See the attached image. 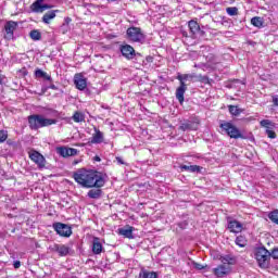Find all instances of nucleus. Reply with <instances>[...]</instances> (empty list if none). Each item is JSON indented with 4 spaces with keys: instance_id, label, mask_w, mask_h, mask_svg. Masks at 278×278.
Instances as JSON below:
<instances>
[{
    "instance_id": "c85d7f7f",
    "label": "nucleus",
    "mask_w": 278,
    "mask_h": 278,
    "mask_svg": "<svg viewBox=\"0 0 278 278\" xmlns=\"http://www.w3.org/2000/svg\"><path fill=\"white\" fill-rule=\"evenodd\" d=\"M31 40L38 41L42 39V34L38 29H34L29 33Z\"/></svg>"
},
{
    "instance_id": "20e7f679",
    "label": "nucleus",
    "mask_w": 278,
    "mask_h": 278,
    "mask_svg": "<svg viewBox=\"0 0 278 278\" xmlns=\"http://www.w3.org/2000/svg\"><path fill=\"white\" fill-rule=\"evenodd\" d=\"M255 260L258 263L260 268H268L270 262V253L266 248H257L255 250Z\"/></svg>"
},
{
    "instance_id": "2f4dec72",
    "label": "nucleus",
    "mask_w": 278,
    "mask_h": 278,
    "mask_svg": "<svg viewBox=\"0 0 278 278\" xmlns=\"http://www.w3.org/2000/svg\"><path fill=\"white\" fill-rule=\"evenodd\" d=\"M140 277H141V278H157V273L143 270V271L140 274Z\"/></svg>"
},
{
    "instance_id": "37998d69",
    "label": "nucleus",
    "mask_w": 278,
    "mask_h": 278,
    "mask_svg": "<svg viewBox=\"0 0 278 278\" xmlns=\"http://www.w3.org/2000/svg\"><path fill=\"white\" fill-rule=\"evenodd\" d=\"M13 266L14 268H21V261H15Z\"/></svg>"
},
{
    "instance_id": "58836bf2",
    "label": "nucleus",
    "mask_w": 278,
    "mask_h": 278,
    "mask_svg": "<svg viewBox=\"0 0 278 278\" xmlns=\"http://www.w3.org/2000/svg\"><path fill=\"white\" fill-rule=\"evenodd\" d=\"M239 84H242V81L240 80H232L227 88H236L237 86H239Z\"/></svg>"
},
{
    "instance_id": "1a4fd4ad",
    "label": "nucleus",
    "mask_w": 278,
    "mask_h": 278,
    "mask_svg": "<svg viewBox=\"0 0 278 278\" xmlns=\"http://www.w3.org/2000/svg\"><path fill=\"white\" fill-rule=\"evenodd\" d=\"M28 155H29L31 162H35V164H37V166H39V168H45V166L47 164V160L45 159V156L42 154H40V152H38L36 150H30L28 152Z\"/></svg>"
},
{
    "instance_id": "ea45409f",
    "label": "nucleus",
    "mask_w": 278,
    "mask_h": 278,
    "mask_svg": "<svg viewBox=\"0 0 278 278\" xmlns=\"http://www.w3.org/2000/svg\"><path fill=\"white\" fill-rule=\"evenodd\" d=\"M192 264H193V268H195L197 270H203V268H205V266L197 262H193Z\"/></svg>"
},
{
    "instance_id": "423d86ee",
    "label": "nucleus",
    "mask_w": 278,
    "mask_h": 278,
    "mask_svg": "<svg viewBox=\"0 0 278 278\" xmlns=\"http://www.w3.org/2000/svg\"><path fill=\"white\" fill-rule=\"evenodd\" d=\"M220 129L229 136V138H233L235 140H238L239 138H244L240 129L236 127L233 124L226 122L220 124Z\"/></svg>"
},
{
    "instance_id": "aec40b11",
    "label": "nucleus",
    "mask_w": 278,
    "mask_h": 278,
    "mask_svg": "<svg viewBox=\"0 0 278 278\" xmlns=\"http://www.w3.org/2000/svg\"><path fill=\"white\" fill-rule=\"evenodd\" d=\"M219 260L224 266H233V264H236V258L233 255H224L220 256Z\"/></svg>"
},
{
    "instance_id": "a18cd8bd",
    "label": "nucleus",
    "mask_w": 278,
    "mask_h": 278,
    "mask_svg": "<svg viewBox=\"0 0 278 278\" xmlns=\"http://www.w3.org/2000/svg\"><path fill=\"white\" fill-rule=\"evenodd\" d=\"M71 21H73V20H71V17H65V24L66 25H68L71 23Z\"/></svg>"
},
{
    "instance_id": "393cba45",
    "label": "nucleus",
    "mask_w": 278,
    "mask_h": 278,
    "mask_svg": "<svg viewBox=\"0 0 278 278\" xmlns=\"http://www.w3.org/2000/svg\"><path fill=\"white\" fill-rule=\"evenodd\" d=\"M101 194H103V191L100 188H97L89 190L87 197H89V199H101Z\"/></svg>"
},
{
    "instance_id": "e433bc0d",
    "label": "nucleus",
    "mask_w": 278,
    "mask_h": 278,
    "mask_svg": "<svg viewBox=\"0 0 278 278\" xmlns=\"http://www.w3.org/2000/svg\"><path fill=\"white\" fill-rule=\"evenodd\" d=\"M8 140V130H0V144Z\"/></svg>"
},
{
    "instance_id": "c03bdc74",
    "label": "nucleus",
    "mask_w": 278,
    "mask_h": 278,
    "mask_svg": "<svg viewBox=\"0 0 278 278\" xmlns=\"http://www.w3.org/2000/svg\"><path fill=\"white\" fill-rule=\"evenodd\" d=\"M273 103L274 105H278V96L273 97Z\"/></svg>"
},
{
    "instance_id": "7c9ffc66",
    "label": "nucleus",
    "mask_w": 278,
    "mask_h": 278,
    "mask_svg": "<svg viewBox=\"0 0 278 278\" xmlns=\"http://www.w3.org/2000/svg\"><path fill=\"white\" fill-rule=\"evenodd\" d=\"M251 23L254 27H264V21L262 17H252Z\"/></svg>"
},
{
    "instance_id": "b1692460",
    "label": "nucleus",
    "mask_w": 278,
    "mask_h": 278,
    "mask_svg": "<svg viewBox=\"0 0 278 278\" xmlns=\"http://www.w3.org/2000/svg\"><path fill=\"white\" fill-rule=\"evenodd\" d=\"M180 170H187L188 173H201V166H198V165H180Z\"/></svg>"
},
{
    "instance_id": "7ed1b4c3",
    "label": "nucleus",
    "mask_w": 278,
    "mask_h": 278,
    "mask_svg": "<svg viewBox=\"0 0 278 278\" xmlns=\"http://www.w3.org/2000/svg\"><path fill=\"white\" fill-rule=\"evenodd\" d=\"M177 79L180 81V86L176 89V99H178L179 103H184V94H186V90H188L186 81H192V79H195V75L180 74L177 76Z\"/></svg>"
},
{
    "instance_id": "4468645a",
    "label": "nucleus",
    "mask_w": 278,
    "mask_h": 278,
    "mask_svg": "<svg viewBox=\"0 0 278 278\" xmlns=\"http://www.w3.org/2000/svg\"><path fill=\"white\" fill-rule=\"evenodd\" d=\"M45 0H36L31 5L30 10L31 12H35L36 14H40L41 12H45V10H49V4H42Z\"/></svg>"
},
{
    "instance_id": "ddd939ff",
    "label": "nucleus",
    "mask_w": 278,
    "mask_h": 278,
    "mask_svg": "<svg viewBox=\"0 0 278 278\" xmlns=\"http://www.w3.org/2000/svg\"><path fill=\"white\" fill-rule=\"evenodd\" d=\"M74 84L78 90H86L88 87V80L81 74H76L74 76Z\"/></svg>"
},
{
    "instance_id": "c9c22d12",
    "label": "nucleus",
    "mask_w": 278,
    "mask_h": 278,
    "mask_svg": "<svg viewBox=\"0 0 278 278\" xmlns=\"http://www.w3.org/2000/svg\"><path fill=\"white\" fill-rule=\"evenodd\" d=\"M197 81H200L201 84H210V78L207 76L203 75H195Z\"/></svg>"
},
{
    "instance_id": "473e14b6",
    "label": "nucleus",
    "mask_w": 278,
    "mask_h": 278,
    "mask_svg": "<svg viewBox=\"0 0 278 278\" xmlns=\"http://www.w3.org/2000/svg\"><path fill=\"white\" fill-rule=\"evenodd\" d=\"M261 127H265V129H273L275 125H273V122L269 119H263L261 121Z\"/></svg>"
},
{
    "instance_id": "de8ad7c7",
    "label": "nucleus",
    "mask_w": 278,
    "mask_h": 278,
    "mask_svg": "<svg viewBox=\"0 0 278 278\" xmlns=\"http://www.w3.org/2000/svg\"><path fill=\"white\" fill-rule=\"evenodd\" d=\"M3 84V77L0 74V85Z\"/></svg>"
},
{
    "instance_id": "9b49d317",
    "label": "nucleus",
    "mask_w": 278,
    "mask_h": 278,
    "mask_svg": "<svg viewBox=\"0 0 278 278\" xmlns=\"http://www.w3.org/2000/svg\"><path fill=\"white\" fill-rule=\"evenodd\" d=\"M231 273V266L229 265H218L217 267L213 268V274L215 277L223 278L227 277Z\"/></svg>"
},
{
    "instance_id": "dca6fc26",
    "label": "nucleus",
    "mask_w": 278,
    "mask_h": 278,
    "mask_svg": "<svg viewBox=\"0 0 278 278\" xmlns=\"http://www.w3.org/2000/svg\"><path fill=\"white\" fill-rule=\"evenodd\" d=\"M134 229L135 228L132 226L127 225L123 228H118L117 233L131 240L134 238Z\"/></svg>"
},
{
    "instance_id": "4c0bfd02",
    "label": "nucleus",
    "mask_w": 278,
    "mask_h": 278,
    "mask_svg": "<svg viewBox=\"0 0 278 278\" xmlns=\"http://www.w3.org/2000/svg\"><path fill=\"white\" fill-rule=\"evenodd\" d=\"M265 134H266V136H268V137L271 138V139L277 138V134L273 131V128H267V129L265 130Z\"/></svg>"
},
{
    "instance_id": "c756f323",
    "label": "nucleus",
    "mask_w": 278,
    "mask_h": 278,
    "mask_svg": "<svg viewBox=\"0 0 278 278\" xmlns=\"http://www.w3.org/2000/svg\"><path fill=\"white\" fill-rule=\"evenodd\" d=\"M35 76L36 77H41L43 79H47L48 81H51V76L49 74H47V72H45L42 70L35 71Z\"/></svg>"
},
{
    "instance_id": "6ab92c4d",
    "label": "nucleus",
    "mask_w": 278,
    "mask_h": 278,
    "mask_svg": "<svg viewBox=\"0 0 278 278\" xmlns=\"http://www.w3.org/2000/svg\"><path fill=\"white\" fill-rule=\"evenodd\" d=\"M17 24L16 22H9L5 24L4 29L7 31V37L12 38L14 36V30L16 29Z\"/></svg>"
},
{
    "instance_id": "cd10ccee",
    "label": "nucleus",
    "mask_w": 278,
    "mask_h": 278,
    "mask_svg": "<svg viewBox=\"0 0 278 278\" xmlns=\"http://www.w3.org/2000/svg\"><path fill=\"white\" fill-rule=\"evenodd\" d=\"M235 243L237 247L244 249V247H247V238L244 236H238L235 240Z\"/></svg>"
},
{
    "instance_id": "49530a36",
    "label": "nucleus",
    "mask_w": 278,
    "mask_h": 278,
    "mask_svg": "<svg viewBox=\"0 0 278 278\" xmlns=\"http://www.w3.org/2000/svg\"><path fill=\"white\" fill-rule=\"evenodd\" d=\"M93 160H94V162H100V161H101V157L94 156Z\"/></svg>"
},
{
    "instance_id": "a878e982",
    "label": "nucleus",
    "mask_w": 278,
    "mask_h": 278,
    "mask_svg": "<svg viewBox=\"0 0 278 278\" xmlns=\"http://www.w3.org/2000/svg\"><path fill=\"white\" fill-rule=\"evenodd\" d=\"M189 29L194 36L195 34H199V31H201V26H199V23H197V21H189Z\"/></svg>"
},
{
    "instance_id": "f704fd0d",
    "label": "nucleus",
    "mask_w": 278,
    "mask_h": 278,
    "mask_svg": "<svg viewBox=\"0 0 278 278\" xmlns=\"http://www.w3.org/2000/svg\"><path fill=\"white\" fill-rule=\"evenodd\" d=\"M268 218L271 220V223L278 225V210L269 213Z\"/></svg>"
},
{
    "instance_id": "412c9836",
    "label": "nucleus",
    "mask_w": 278,
    "mask_h": 278,
    "mask_svg": "<svg viewBox=\"0 0 278 278\" xmlns=\"http://www.w3.org/2000/svg\"><path fill=\"white\" fill-rule=\"evenodd\" d=\"M72 119L74 121V123H86V113H84L83 111H76L73 114Z\"/></svg>"
},
{
    "instance_id": "a19ab883",
    "label": "nucleus",
    "mask_w": 278,
    "mask_h": 278,
    "mask_svg": "<svg viewBox=\"0 0 278 278\" xmlns=\"http://www.w3.org/2000/svg\"><path fill=\"white\" fill-rule=\"evenodd\" d=\"M270 257H273L274 260H278V248L271 251Z\"/></svg>"
},
{
    "instance_id": "5701e85b",
    "label": "nucleus",
    "mask_w": 278,
    "mask_h": 278,
    "mask_svg": "<svg viewBox=\"0 0 278 278\" xmlns=\"http://www.w3.org/2000/svg\"><path fill=\"white\" fill-rule=\"evenodd\" d=\"M103 142V132L96 130V134L92 136L90 143L91 144H101Z\"/></svg>"
},
{
    "instance_id": "a211bd4d",
    "label": "nucleus",
    "mask_w": 278,
    "mask_h": 278,
    "mask_svg": "<svg viewBox=\"0 0 278 278\" xmlns=\"http://www.w3.org/2000/svg\"><path fill=\"white\" fill-rule=\"evenodd\" d=\"M102 252H103V244H101V241L99 240V238H93L92 253H94V255H101Z\"/></svg>"
},
{
    "instance_id": "f257e3e1",
    "label": "nucleus",
    "mask_w": 278,
    "mask_h": 278,
    "mask_svg": "<svg viewBox=\"0 0 278 278\" xmlns=\"http://www.w3.org/2000/svg\"><path fill=\"white\" fill-rule=\"evenodd\" d=\"M76 184L83 188H103L105 186V178L99 172L78 169L73 174Z\"/></svg>"
},
{
    "instance_id": "0eeeda50",
    "label": "nucleus",
    "mask_w": 278,
    "mask_h": 278,
    "mask_svg": "<svg viewBox=\"0 0 278 278\" xmlns=\"http://www.w3.org/2000/svg\"><path fill=\"white\" fill-rule=\"evenodd\" d=\"M121 53L123 58L126 60H138V58H142L140 53H138L134 47L129 45H124L119 47Z\"/></svg>"
},
{
    "instance_id": "f8f14e48",
    "label": "nucleus",
    "mask_w": 278,
    "mask_h": 278,
    "mask_svg": "<svg viewBox=\"0 0 278 278\" xmlns=\"http://www.w3.org/2000/svg\"><path fill=\"white\" fill-rule=\"evenodd\" d=\"M56 153L61 155V157H73L77 155L78 151L75 148L59 147L56 148Z\"/></svg>"
},
{
    "instance_id": "39448f33",
    "label": "nucleus",
    "mask_w": 278,
    "mask_h": 278,
    "mask_svg": "<svg viewBox=\"0 0 278 278\" xmlns=\"http://www.w3.org/2000/svg\"><path fill=\"white\" fill-rule=\"evenodd\" d=\"M126 36L130 42H144L146 36L144 33H142V29L140 27H129L126 30Z\"/></svg>"
},
{
    "instance_id": "72a5a7b5",
    "label": "nucleus",
    "mask_w": 278,
    "mask_h": 278,
    "mask_svg": "<svg viewBox=\"0 0 278 278\" xmlns=\"http://www.w3.org/2000/svg\"><path fill=\"white\" fill-rule=\"evenodd\" d=\"M228 16H238V8L236 7H229L226 9Z\"/></svg>"
},
{
    "instance_id": "f03ea898",
    "label": "nucleus",
    "mask_w": 278,
    "mask_h": 278,
    "mask_svg": "<svg viewBox=\"0 0 278 278\" xmlns=\"http://www.w3.org/2000/svg\"><path fill=\"white\" fill-rule=\"evenodd\" d=\"M58 123L56 119L47 118L45 115L36 114L28 116V125L30 129L38 130L42 129V127H51V125H55Z\"/></svg>"
},
{
    "instance_id": "79ce46f5",
    "label": "nucleus",
    "mask_w": 278,
    "mask_h": 278,
    "mask_svg": "<svg viewBox=\"0 0 278 278\" xmlns=\"http://www.w3.org/2000/svg\"><path fill=\"white\" fill-rule=\"evenodd\" d=\"M116 162L117 164H121V165L125 164V161H123V157L121 156H116Z\"/></svg>"
},
{
    "instance_id": "2eb2a0df",
    "label": "nucleus",
    "mask_w": 278,
    "mask_h": 278,
    "mask_svg": "<svg viewBox=\"0 0 278 278\" xmlns=\"http://www.w3.org/2000/svg\"><path fill=\"white\" fill-rule=\"evenodd\" d=\"M228 229L231 233H240L243 229L242 224L236 219L228 220Z\"/></svg>"
},
{
    "instance_id": "f3484780",
    "label": "nucleus",
    "mask_w": 278,
    "mask_h": 278,
    "mask_svg": "<svg viewBox=\"0 0 278 278\" xmlns=\"http://www.w3.org/2000/svg\"><path fill=\"white\" fill-rule=\"evenodd\" d=\"M53 251L59 253L61 257H66V255L71 253V249L68 248V245L64 244H54Z\"/></svg>"
},
{
    "instance_id": "bb28decb",
    "label": "nucleus",
    "mask_w": 278,
    "mask_h": 278,
    "mask_svg": "<svg viewBox=\"0 0 278 278\" xmlns=\"http://www.w3.org/2000/svg\"><path fill=\"white\" fill-rule=\"evenodd\" d=\"M229 112L232 116H240L244 110L240 109L238 105H229Z\"/></svg>"
},
{
    "instance_id": "4be33fe9",
    "label": "nucleus",
    "mask_w": 278,
    "mask_h": 278,
    "mask_svg": "<svg viewBox=\"0 0 278 278\" xmlns=\"http://www.w3.org/2000/svg\"><path fill=\"white\" fill-rule=\"evenodd\" d=\"M58 14V11H48L43 16H42V23L46 25H49L53 18H55Z\"/></svg>"
},
{
    "instance_id": "6e6552de",
    "label": "nucleus",
    "mask_w": 278,
    "mask_h": 278,
    "mask_svg": "<svg viewBox=\"0 0 278 278\" xmlns=\"http://www.w3.org/2000/svg\"><path fill=\"white\" fill-rule=\"evenodd\" d=\"M52 227L54 231L63 238H71V236H73V228L66 224L54 223Z\"/></svg>"
},
{
    "instance_id": "9d476101",
    "label": "nucleus",
    "mask_w": 278,
    "mask_h": 278,
    "mask_svg": "<svg viewBox=\"0 0 278 278\" xmlns=\"http://www.w3.org/2000/svg\"><path fill=\"white\" fill-rule=\"evenodd\" d=\"M200 121L199 118H194L193 121H187L185 123H182L180 126H179V129L181 131H197V129H199V125H200Z\"/></svg>"
}]
</instances>
